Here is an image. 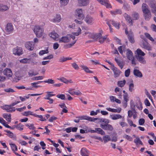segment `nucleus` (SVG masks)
Segmentation results:
<instances>
[{
    "label": "nucleus",
    "mask_w": 156,
    "mask_h": 156,
    "mask_svg": "<svg viewBox=\"0 0 156 156\" xmlns=\"http://www.w3.org/2000/svg\"><path fill=\"white\" fill-rule=\"evenodd\" d=\"M34 31L36 36L38 38L41 37L44 34V29L38 25L35 26Z\"/></svg>",
    "instance_id": "obj_1"
},
{
    "label": "nucleus",
    "mask_w": 156,
    "mask_h": 156,
    "mask_svg": "<svg viewBox=\"0 0 156 156\" xmlns=\"http://www.w3.org/2000/svg\"><path fill=\"white\" fill-rule=\"evenodd\" d=\"M125 34L127 35L129 41L131 43H134L135 42V40L134 37V35L132 31H130L129 33L126 28L125 30Z\"/></svg>",
    "instance_id": "obj_2"
},
{
    "label": "nucleus",
    "mask_w": 156,
    "mask_h": 156,
    "mask_svg": "<svg viewBox=\"0 0 156 156\" xmlns=\"http://www.w3.org/2000/svg\"><path fill=\"white\" fill-rule=\"evenodd\" d=\"M148 5L151 9L152 12L155 14L156 12V1L154 0H150Z\"/></svg>",
    "instance_id": "obj_3"
},
{
    "label": "nucleus",
    "mask_w": 156,
    "mask_h": 156,
    "mask_svg": "<svg viewBox=\"0 0 156 156\" xmlns=\"http://www.w3.org/2000/svg\"><path fill=\"white\" fill-rule=\"evenodd\" d=\"M22 48L17 47L13 49V54L15 55L20 56L23 53Z\"/></svg>",
    "instance_id": "obj_4"
},
{
    "label": "nucleus",
    "mask_w": 156,
    "mask_h": 156,
    "mask_svg": "<svg viewBox=\"0 0 156 156\" xmlns=\"http://www.w3.org/2000/svg\"><path fill=\"white\" fill-rule=\"evenodd\" d=\"M141 47L144 49L148 51H151L152 50V47L151 45L146 41H142Z\"/></svg>",
    "instance_id": "obj_5"
},
{
    "label": "nucleus",
    "mask_w": 156,
    "mask_h": 156,
    "mask_svg": "<svg viewBox=\"0 0 156 156\" xmlns=\"http://www.w3.org/2000/svg\"><path fill=\"white\" fill-rule=\"evenodd\" d=\"M100 126L103 129L107 130L112 131L113 129L112 126L108 124L106 125H104V123H102L100 125Z\"/></svg>",
    "instance_id": "obj_6"
},
{
    "label": "nucleus",
    "mask_w": 156,
    "mask_h": 156,
    "mask_svg": "<svg viewBox=\"0 0 156 156\" xmlns=\"http://www.w3.org/2000/svg\"><path fill=\"white\" fill-rule=\"evenodd\" d=\"M112 70L113 71L114 77L115 78L118 77L119 76L120 74L122 72L117 68L113 67L112 69Z\"/></svg>",
    "instance_id": "obj_7"
},
{
    "label": "nucleus",
    "mask_w": 156,
    "mask_h": 156,
    "mask_svg": "<svg viewBox=\"0 0 156 156\" xmlns=\"http://www.w3.org/2000/svg\"><path fill=\"white\" fill-rule=\"evenodd\" d=\"M77 16L78 19L80 20H82L84 18V15L83 13L82 9H78L76 10Z\"/></svg>",
    "instance_id": "obj_8"
},
{
    "label": "nucleus",
    "mask_w": 156,
    "mask_h": 156,
    "mask_svg": "<svg viewBox=\"0 0 156 156\" xmlns=\"http://www.w3.org/2000/svg\"><path fill=\"white\" fill-rule=\"evenodd\" d=\"M71 40V37L69 35L62 37L59 40V43H68Z\"/></svg>",
    "instance_id": "obj_9"
},
{
    "label": "nucleus",
    "mask_w": 156,
    "mask_h": 156,
    "mask_svg": "<svg viewBox=\"0 0 156 156\" xmlns=\"http://www.w3.org/2000/svg\"><path fill=\"white\" fill-rule=\"evenodd\" d=\"M13 30V27L12 23H8L5 27V30L6 32L11 33Z\"/></svg>",
    "instance_id": "obj_10"
},
{
    "label": "nucleus",
    "mask_w": 156,
    "mask_h": 156,
    "mask_svg": "<svg viewBox=\"0 0 156 156\" xmlns=\"http://www.w3.org/2000/svg\"><path fill=\"white\" fill-rule=\"evenodd\" d=\"M25 46L27 49L31 51L34 48V44L32 42H27L25 44Z\"/></svg>",
    "instance_id": "obj_11"
},
{
    "label": "nucleus",
    "mask_w": 156,
    "mask_h": 156,
    "mask_svg": "<svg viewBox=\"0 0 156 156\" xmlns=\"http://www.w3.org/2000/svg\"><path fill=\"white\" fill-rule=\"evenodd\" d=\"M78 118H80V119H84L90 122H94L95 121V120L97 119L96 118H92L91 117L86 115L80 116Z\"/></svg>",
    "instance_id": "obj_12"
},
{
    "label": "nucleus",
    "mask_w": 156,
    "mask_h": 156,
    "mask_svg": "<svg viewBox=\"0 0 156 156\" xmlns=\"http://www.w3.org/2000/svg\"><path fill=\"white\" fill-rule=\"evenodd\" d=\"M49 36L54 40L56 41L58 40L59 37V35L54 31L50 33L49 34Z\"/></svg>",
    "instance_id": "obj_13"
},
{
    "label": "nucleus",
    "mask_w": 156,
    "mask_h": 156,
    "mask_svg": "<svg viewBox=\"0 0 156 156\" xmlns=\"http://www.w3.org/2000/svg\"><path fill=\"white\" fill-rule=\"evenodd\" d=\"M123 15L126 20L130 24V25H132L133 21L130 16L126 13H124Z\"/></svg>",
    "instance_id": "obj_14"
},
{
    "label": "nucleus",
    "mask_w": 156,
    "mask_h": 156,
    "mask_svg": "<svg viewBox=\"0 0 156 156\" xmlns=\"http://www.w3.org/2000/svg\"><path fill=\"white\" fill-rule=\"evenodd\" d=\"M84 20L87 24H91L93 23L94 19L90 15H87L85 18Z\"/></svg>",
    "instance_id": "obj_15"
},
{
    "label": "nucleus",
    "mask_w": 156,
    "mask_h": 156,
    "mask_svg": "<svg viewBox=\"0 0 156 156\" xmlns=\"http://www.w3.org/2000/svg\"><path fill=\"white\" fill-rule=\"evenodd\" d=\"M11 107L10 105H5L3 107V109L6 110L7 112H15L16 110V109L14 108H12Z\"/></svg>",
    "instance_id": "obj_16"
},
{
    "label": "nucleus",
    "mask_w": 156,
    "mask_h": 156,
    "mask_svg": "<svg viewBox=\"0 0 156 156\" xmlns=\"http://www.w3.org/2000/svg\"><path fill=\"white\" fill-rule=\"evenodd\" d=\"M143 13L145 20H149L151 17V14L150 11L143 12Z\"/></svg>",
    "instance_id": "obj_17"
},
{
    "label": "nucleus",
    "mask_w": 156,
    "mask_h": 156,
    "mask_svg": "<svg viewBox=\"0 0 156 156\" xmlns=\"http://www.w3.org/2000/svg\"><path fill=\"white\" fill-rule=\"evenodd\" d=\"M81 155L82 156H89L90 152L86 148H82L81 150Z\"/></svg>",
    "instance_id": "obj_18"
},
{
    "label": "nucleus",
    "mask_w": 156,
    "mask_h": 156,
    "mask_svg": "<svg viewBox=\"0 0 156 156\" xmlns=\"http://www.w3.org/2000/svg\"><path fill=\"white\" fill-rule=\"evenodd\" d=\"M3 74L4 75L9 77H12V75L11 69L8 68H6L4 70Z\"/></svg>",
    "instance_id": "obj_19"
},
{
    "label": "nucleus",
    "mask_w": 156,
    "mask_h": 156,
    "mask_svg": "<svg viewBox=\"0 0 156 156\" xmlns=\"http://www.w3.org/2000/svg\"><path fill=\"white\" fill-rule=\"evenodd\" d=\"M78 2L81 6H85L89 3V0H77Z\"/></svg>",
    "instance_id": "obj_20"
},
{
    "label": "nucleus",
    "mask_w": 156,
    "mask_h": 156,
    "mask_svg": "<svg viewBox=\"0 0 156 156\" xmlns=\"http://www.w3.org/2000/svg\"><path fill=\"white\" fill-rule=\"evenodd\" d=\"M126 55L127 58L129 60H131L133 57L132 51L129 49H127Z\"/></svg>",
    "instance_id": "obj_21"
},
{
    "label": "nucleus",
    "mask_w": 156,
    "mask_h": 156,
    "mask_svg": "<svg viewBox=\"0 0 156 156\" xmlns=\"http://www.w3.org/2000/svg\"><path fill=\"white\" fill-rule=\"evenodd\" d=\"M110 12L111 14L113 16L117 15H120L122 13V11L120 9H116L114 10L111 11Z\"/></svg>",
    "instance_id": "obj_22"
},
{
    "label": "nucleus",
    "mask_w": 156,
    "mask_h": 156,
    "mask_svg": "<svg viewBox=\"0 0 156 156\" xmlns=\"http://www.w3.org/2000/svg\"><path fill=\"white\" fill-rule=\"evenodd\" d=\"M8 134H6L7 136L10 138H12L14 140H16V136L14 135L13 133L9 130H5V131Z\"/></svg>",
    "instance_id": "obj_23"
},
{
    "label": "nucleus",
    "mask_w": 156,
    "mask_h": 156,
    "mask_svg": "<svg viewBox=\"0 0 156 156\" xmlns=\"http://www.w3.org/2000/svg\"><path fill=\"white\" fill-rule=\"evenodd\" d=\"M134 75L137 77H142V73L139 70L136 69H134L133 71Z\"/></svg>",
    "instance_id": "obj_24"
},
{
    "label": "nucleus",
    "mask_w": 156,
    "mask_h": 156,
    "mask_svg": "<svg viewBox=\"0 0 156 156\" xmlns=\"http://www.w3.org/2000/svg\"><path fill=\"white\" fill-rule=\"evenodd\" d=\"M110 117L113 120H115L122 118V116L119 114L110 115Z\"/></svg>",
    "instance_id": "obj_25"
},
{
    "label": "nucleus",
    "mask_w": 156,
    "mask_h": 156,
    "mask_svg": "<svg viewBox=\"0 0 156 156\" xmlns=\"http://www.w3.org/2000/svg\"><path fill=\"white\" fill-rule=\"evenodd\" d=\"M61 19L60 15L56 14L52 20V21L54 22H59L61 21Z\"/></svg>",
    "instance_id": "obj_26"
},
{
    "label": "nucleus",
    "mask_w": 156,
    "mask_h": 156,
    "mask_svg": "<svg viewBox=\"0 0 156 156\" xmlns=\"http://www.w3.org/2000/svg\"><path fill=\"white\" fill-rule=\"evenodd\" d=\"M2 116L7 121L9 122H11V114L8 115L7 114L4 113L3 114Z\"/></svg>",
    "instance_id": "obj_27"
},
{
    "label": "nucleus",
    "mask_w": 156,
    "mask_h": 156,
    "mask_svg": "<svg viewBox=\"0 0 156 156\" xmlns=\"http://www.w3.org/2000/svg\"><path fill=\"white\" fill-rule=\"evenodd\" d=\"M136 52L137 53L136 56H144L145 55V53L140 49H137Z\"/></svg>",
    "instance_id": "obj_28"
},
{
    "label": "nucleus",
    "mask_w": 156,
    "mask_h": 156,
    "mask_svg": "<svg viewBox=\"0 0 156 156\" xmlns=\"http://www.w3.org/2000/svg\"><path fill=\"white\" fill-rule=\"evenodd\" d=\"M142 11L143 12L150 11L148 8V5L145 3H143L142 6Z\"/></svg>",
    "instance_id": "obj_29"
},
{
    "label": "nucleus",
    "mask_w": 156,
    "mask_h": 156,
    "mask_svg": "<svg viewBox=\"0 0 156 156\" xmlns=\"http://www.w3.org/2000/svg\"><path fill=\"white\" fill-rule=\"evenodd\" d=\"M58 80L67 84L69 83H72L73 82L71 80H68L64 77H62L58 79Z\"/></svg>",
    "instance_id": "obj_30"
},
{
    "label": "nucleus",
    "mask_w": 156,
    "mask_h": 156,
    "mask_svg": "<svg viewBox=\"0 0 156 156\" xmlns=\"http://www.w3.org/2000/svg\"><path fill=\"white\" fill-rule=\"evenodd\" d=\"M110 22H111V23H112V24L115 28L117 29H119L120 25V23H117L113 20H110Z\"/></svg>",
    "instance_id": "obj_31"
},
{
    "label": "nucleus",
    "mask_w": 156,
    "mask_h": 156,
    "mask_svg": "<svg viewBox=\"0 0 156 156\" xmlns=\"http://www.w3.org/2000/svg\"><path fill=\"white\" fill-rule=\"evenodd\" d=\"M103 31L102 30H101L100 33H98L96 34V35L95 37V40H98V41L100 40L101 38L102 37L101 34V33H102Z\"/></svg>",
    "instance_id": "obj_32"
},
{
    "label": "nucleus",
    "mask_w": 156,
    "mask_h": 156,
    "mask_svg": "<svg viewBox=\"0 0 156 156\" xmlns=\"http://www.w3.org/2000/svg\"><path fill=\"white\" fill-rule=\"evenodd\" d=\"M132 16L133 20H138L139 18V14L136 12H133Z\"/></svg>",
    "instance_id": "obj_33"
},
{
    "label": "nucleus",
    "mask_w": 156,
    "mask_h": 156,
    "mask_svg": "<svg viewBox=\"0 0 156 156\" xmlns=\"http://www.w3.org/2000/svg\"><path fill=\"white\" fill-rule=\"evenodd\" d=\"M94 133L98 132V133L101 134V135H104L105 134V132L101 128H96L95 129V130H94Z\"/></svg>",
    "instance_id": "obj_34"
},
{
    "label": "nucleus",
    "mask_w": 156,
    "mask_h": 156,
    "mask_svg": "<svg viewBox=\"0 0 156 156\" xmlns=\"http://www.w3.org/2000/svg\"><path fill=\"white\" fill-rule=\"evenodd\" d=\"M115 60L117 63L118 65L119 66L120 69H122L124 66V64H123L122 62L116 58H115Z\"/></svg>",
    "instance_id": "obj_35"
},
{
    "label": "nucleus",
    "mask_w": 156,
    "mask_h": 156,
    "mask_svg": "<svg viewBox=\"0 0 156 156\" xmlns=\"http://www.w3.org/2000/svg\"><path fill=\"white\" fill-rule=\"evenodd\" d=\"M142 56H136V58L140 62L144 64L146 63V61L144 57Z\"/></svg>",
    "instance_id": "obj_36"
},
{
    "label": "nucleus",
    "mask_w": 156,
    "mask_h": 156,
    "mask_svg": "<svg viewBox=\"0 0 156 156\" xmlns=\"http://www.w3.org/2000/svg\"><path fill=\"white\" fill-rule=\"evenodd\" d=\"M80 67L83 69V70H84V71L86 73H93V72L90 70L88 67L86 66H84L83 65H81L80 66Z\"/></svg>",
    "instance_id": "obj_37"
},
{
    "label": "nucleus",
    "mask_w": 156,
    "mask_h": 156,
    "mask_svg": "<svg viewBox=\"0 0 156 156\" xmlns=\"http://www.w3.org/2000/svg\"><path fill=\"white\" fill-rule=\"evenodd\" d=\"M76 41L75 40L70 44L65 45L64 46V48L65 49H67L70 48L73 46L76 43Z\"/></svg>",
    "instance_id": "obj_38"
},
{
    "label": "nucleus",
    "mask_w": 156,
    "mask_h": 156,
    "mask_svg": "<svg viewBox=\"0 0 156 156\" xmlns=\"http://www.w3.org/2000/svg\"><path fill=\"white\" fill-rule=\"evenodd\" d=\"M9 8L6 5H0V11H5L8 10Z\"/></svg>",
    "instance_id": "obj_39"
},
{
    "label": "nucleus",
    "mask_w": 156,
    "mask_h": 156,
    "mask_svg": "<svg viewBox=\"0 0 156 156\" xmlns=\"http://www.w3.org/2000/svg\"><path fill=\"white\" fill-rule=\"evenodd\" d=\"M134 142L136 144V145H138L139 144H143V143L139 137H136V139H135Z\"/></svg>",
    "instance_id": "obj_40"
},
{
    "label": "nucleus",
    "mask_w": 156,
    "mask_h": 156,
    "mask_svg": "<svg viewBox=\"0 0 156 156\" xmlns=\"http://www.w3.org/2000/svg\"><path fill=\"white\" fill-rule=\"evenodd\" d=\"M83 129L85 130V133H87L89 132H90L91 133H94V130L91 129L90 128L88 127L87 126L85 127Z\"/></svg>",
    "instance_id": "obj_41"
},
{
    "label": "nucleus",
    "mask_w": 156,
    "mask_h": 156,
    "mask_svg": "<svg viewBox=\"0 0 156 156\" xmlns=\"http://www.w3.org/2000/svg\"><path fill=\"white\" fill-rule=\"evenodd\" d=\"M69 0H60L61 6H64L66 5L68 3Z\"/></svg>",
    "instance_id": "obj_42"
},
{
    "label": "nucleus",
    "mask_w": 156,
    "mask_h": 156,
    "mask_svg": "<svg viewBox=\"0 0 156 156\" xmlns=\"http://www.w3.org/2000/svg\"><path fill=\"white\" fill-rule=\"evenodd\" d=\"M23 125L22 124L20 123L17 125L14 126V127L20 131H22L23 129Z\"/></svg>",
    "instance_id": "obj_43"
},
{
    "label": "nucleus",
    "mask_w": 156,
    "mask_h": 156,
    "mask_svg": "<svg viewBox=\"0 0 156 156\" xmlns=\"http://www.w3.org/2000/svg\"><path fill=\"white\" fill-rule=\"evenodd\" d=\"M86 34H88V37L90 38H92L95 40L96 34L91 33L88 32L85 33Z\"/></svg>",
    "instance_id": "obj_44"
},
{
    "label": "nucleus",
    "mask_w": 156,
    "mask_h": 156,
    "mask_svg": "<svg viewBox=\"0 0 156 156\" xmlns=\"http://www.w3.org/2000/svg\"><path fill=\"white\" fill-rule=\"evenodd\" d=\"M126 83V81L125 80H123L122 81H120L118 82V86L120 87H123L125 85Z\"/></svg>",
    "instance_id": "obj_45"
},
{
    "label": "nucleus",
    "mask_w": 156,
    "mask_h": 156,
    "mask_svg": "<svg viewBox=\"0 0 156 156\" xmlns=\"http://www.w3.org/2000/svg\"><path fill=\"white\" fill-rule=\"evenodd\" d=\"M126 49L125 46H120L118 48L119 51L121 54H123V50L124 51H125Z\"/></svg>",
    "instance_id": "obj_46"
},
{
    "label": "nucleus",
    "mask_w": 156,
    "mask_h": 156,
    "mask_svg": "<svg viewBox=\"0 0 156 156\" xmlns=\"http://www.w3.org/2000/svg\"><path fill=\"white\" fill-rule=\"evenodd\" d=\"M103 139L105 143L111 140L110 137L108 135L103 136Z\"/></svg>",
    "instance_id": "obj_47"
},
{
    "label": "nucleus",
    "mask_w": 156,
    "mask_h": 156,
    "mask_svg": "<svg viewBox=\"0 0 156 156\" xmlns=\"http://www.w3.org/2000/svg\"><path fill=\"white\" fill-rule=\"evenodd\" d=\"M130 105L131 109L133 111L135 112V106L134 105V102L132 100H131L130 101Z\"/></svg>",
    "instance_id": "obj_48"
},
{
    "label": "nucleus",
    "mask_w": 156,
    "mask_h": 156,
    "mask_svg": "<svg viewBox=\"0 0 156 156\" xmlns=\"http://www.w3.org/2000/svg\"><path fill=\"white\" fill-rule=\"evenodd\" d=\"M28 75L29 76L32 77L33 76H36L38 74V72L34 73V72L32 70L30 71L28 73Z\"/></svg>",
    "instance_id": "obj_49"
},
{
    "label": "nucleus",
    "mask_w": 156,
    "mask_h": 156,
    "mask_svg": "<svg viewBox=\"0 0 156 156\" xmlns=\"http://www.w3.org/2000/svg\"><path fill=\"white\" fill-rule=\"evenodd\" d=\"M9 144L11 146V147L13 151H17V147L15 145V144Z\"/></svg>",
    "instance_id": "obj_50"
},
{
    "label": "nucleus",
    "mask_w": 156,
    "mask_h": 156,
    "mask_svg": "<svg viewBox=\"0 0 156 156\" xmlns=\"http://www.w3.org/2000/svg\"><path fill=\"white\" fill-rule=\"evenodd\" d=\"M145 35L146 37L149 39L151 41H154V40L151 37V35L149 34L148 33H145Z\"/></svg>",
    "instance_id": "obj_51"
},
{
    "label": "nucleus",
    "mask_w": 156,
    "mask_h": 156,
    "mask_svg": "<svg viewBox=\"0 0 156 156\" xmlns=\"http://www.w3.org/2000/svg\"><path fill=\"white\" fill-rule=\"evenodd\" d=\"M4 91L9 93H13L15 92L13 89L11 88H7L4 89Z\"/></svg>",
    "instance_id": "obj_52"
},
{
    "label": "nucleus",
    "mask_w": 156,
    "mask_h": 156,
    "mask_svg": "<svg viewBox=\"0 0 156 156\" xmlns=\"http://www.w3.org/2000/svg\"><path fill=\"white\" fill-rule=\"evenodd\" d=\"M30 60V58H24L21 60L20 61V62L21 63H28L29 62V60Z\"/></svg>",
    "instance_id": "obj_53"
},
{
    "label": "nucleus",
    "mask_w": 156,
    "mask_h": 156,
    "mask_svg": "<svg viewBox=\"0 0 156 156\" xmlns=\"http://www.w3.org/2000/svg\"><path fill=\"white\" fill-rule=\"evenodd\" d=\"M56 97L58 98H60L62 100L66 99L65 95L63 94H58L56 96Z\"/></svg>",
    "instance_id": "obj_54"
},
{
    "label": "nucleus",
    "mask_w": 156,
    "mask_h": 156,
    "mask_svg": "<svg viewBox=\"0 0 156 156\" xmlns=\"http://www.w3.org/2000/svg\"><path fill=\"white\" fill-rule=\"evenodd\" d=\"M107 37V35H105L104 37H102L101 38L100 40L98 41L99 42H100L101 44L103 43L106 40Z\"/></svg>",
    "instance_id": "obj_55"
},
{
    "label": "nucleus",
    "mask_w": 156,
    "mask_h": 156,
    "mask_svg": "<svg viewBox=\"0 0 156 156\" xmlns=\"http://www.w3.org/2000/svg\"><path fill=\"white\" fill-rule=\"evenodd\" d=\"M81 29L80 27H78L77 32H73V34L76 36H78L81 33Z\"/></svg>",
    "instance_id": "obj_56"
},
{
    "label": "nucleus",
    "mask_w": 156,
    "mask_h": 156,
    "mask_svg": "<svg viewBox=\"0 0 156 156\" xmlns=\"http://www.w3.org/2000/svg\"><path fill=\"white\" fill-rule=\"evenodd\" d=\"M134 87V85L133 83H132L129 84V91L132 92L134 90L133 88Z\"/></svg>",
    "instance_id": "obj_57"
},
{
    "label": "nucleus",
    "mask_w": 156,
    "mask_h": 156,
    "mask_svg": "<svg viewBox=\"0 0 156 156\" xmlns=\"http://www.w3.org/2000/svg\"><path fill=\"white\" fill-rule=\"evenodd\" d=\"M44 77L43 76H40L33 77L32 79L33 80H42Z\"/></svg>",
    "instance_id": "obj_58"
},
{
    "label": "nucleus",
    "mask_w": 156,
    "mask_h": 156,
    "mask_svg": "<svg viewBox=\"0 0 156 156\" xmlns=\"http://www.w3.org/2000/svg\"><path fill=\"white\" fill-rule=\"evenodd\" d=\"M48 52V48H47L46 49V50H45L41 51L39 53V54L40 55H42L45 53H47Z\"/></svg>",
    "instance_id": "obj_59"
},
{
    "label": "nucleus",
    "mask_w": 156,
    "mask_h": 156,
    "mask_svg": "<svg viewBox=\"0 0 156 156\" xmlns=\"http://www.w3.org/2000/svg\"><path fill=\"white\" fill-rule=\"evenodd\" d=\"M66 61V58L64 56L61 57L59 59V62H63Z\"/></svg>",
    "instance_id": "obj_60"
},
{
    "label": "nucleus",
    "mask_w": 156,
    "mask_h": 156,
    "mask_svg": "<svg viewBox=\"0 0 156 156\" xmlns=\"http://www.w3.org/2000/svg\"><path fill=\"white\" fill-rule=\"evenodd\" d=\"M130 72V70L129 69H127L125 70V76L126 77H128L129 75Z\"/></svg>",
    "instance_id": "obj_61"
},
{
    "label": "nucleus",
    "mask_w": 156,
    "mask_h": 156,
    "mask_svg": "<svg viewBox=\"0 0 156 156\" xmlns=\"http://www.w3.org/2000/svg\"><path fill=\"white\" fill-rule=\"evenodd\" d=\"M127 120L128 123L129 125L130 126H133L134 127H136V125L135 124H134L133 123V121L129 119H127Z\"/></svg>",
    "instance_id": "obj_62"
},
{
    "label": "nucleus",
    "mask_w": 156,
    "mask_h": 156,
    "mask_svg": "<svg viewBox=\"0 0 156 156\" xmlns=\"http://www.w3.org/2000/svg\"><path fill=\"white\" fill-rule=\"evenodd\" d=\"M44 82L49 84H53L55 82L54 80L51 79H49L47 80L44 81Z\"/></svg>",
    "instance_id": "obj_63"
},
{
    "label": "nucleus",
    "mask_w": 156,
    "mask_h": 156,
    "mask_svg": "<svg viewBox=\"0 0 156 156\" xmlns=\"http://www.w3.org/2000/svg\"><path fill=\"white\" fill-rule=\"evenodd\" d=\"M145 92L146 95L152 101H153L152 98L150 93L148 92L147 90L145 89Z\"/></svg>",
    "instance_id": "obj_64"
}]
</instances>
